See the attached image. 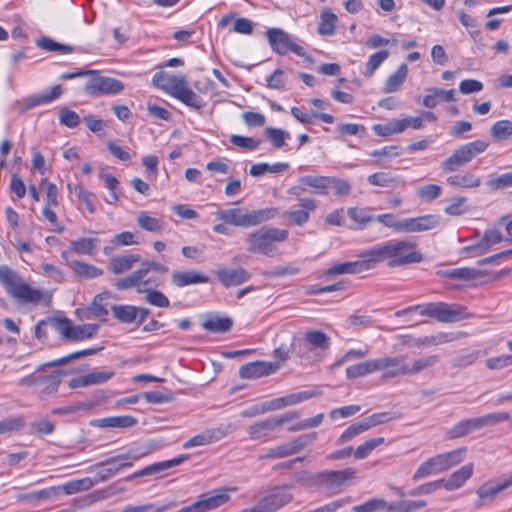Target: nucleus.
Returning <instances> with one entry per match:
<instances>
[{
    "label": "nucleus",
    "instance_id": "aec40b11",
    "mask_svg": "<svg viewBox=\"0 0 512 512\" xmlns=\"http://www.w3.org/2000/svg\"><path fill=\"white\" fill-rule=\"evenodd\" d=\"M313 397V393L310 391H302L298 393H292L283 397L275 398L270 401H266L260 405L257 412L265 413L269 411L280 410L288 406L302 403Z\"/></svg>",
    "mask_w": 512,
    "mask_h": 512
},
{
    "label": "nucleus",
    "instance_id": "cd10ccee",
    "mask_svg": "<svg viewBox=\"0 0 512 512\" xmlns=\"http://www.w3.org/2000/svg\"><path fill=\"white\" fill-rule=\"evenodd\" d=\"M439 224L435 215H425L416 218L403 219L402 232H423L434 229Z\"/></svg>",
    "mask_w": 512,
    "mask_h": 512
},
{
    "label": "nucleus",
    "instance_id": "338daca9",
    "mask_svg": "<svg viewBox=\"0 0 512 512\" xmlns=\"http://www.w3.org/2000/svg\"><path fill=\"white\" fill-rule=\"evenodd\" d=\"M144 292L145 300L150 305L161 308L169 306V299L162 292L153 289H146Z\"/></svg>",
    "mask_w": 512,
    "mask_h": 512
},
{
    "label": "nucleus",
    "instance_id": "6e6d98bb",
    "mask_svg": "<svg viewBox=\"0 0 512 512\" xmlns=\"http://www.w3.org/2000/svg\"><path fill=\"white\" fill-rule=\"evenodd\" d=\"M384 441H385L384 437L371 438V439L365 441L364 443H362L361 445H359L356 448V450L354 452L355 458L359 459V460L365 459L375 448L382 445L384 443Z\"/></svg>",
    "mask_w": 512,
    "mask_h": 512
},
{
    "label": "nucleus",
    "instance_id": "b1692460",
    "mask_svg": "<svg viewBox=\"0 0 512 512\" xmlns=\"http://www.w3.org/2000/svg\"><path fill=\"white\" fill-rule=\"evenodd\" d=\"M132 462H124L123 457L115 456L109 458L97 465L90 468V471H94L97 468L96 476L97 482H105L114 475H116L122 468L131 467Z\"/></svg>",
    "mask_w": 512,
    "mask_h": 512
},
{
    "label": "nucleus",
    "instance_id": "f257e3e1",
    "mask_svg": "<svg viewBox=\"0 0 512 512\" xmlns=\"http://www.w3.org/2000/svg\"><path fill=\"white\" fill-rule=\"evenodd\" d=\"M0 284L18 303L37 304L43 299L42 290L32 287L22 276L7 266H0Z\"/></svg>",
    "mask_w": 512,
    "mask_h": 512
},
{
    "label": "nucleus",
    "instance_id": "dca6fc26",
    "mask_svg": "<svg viewBox=\"0 0 512 512\" xmlns=\"http://www.w3.org/2000/svg\"><path fill=\"white\" fill-rule=\"evenodd\" d=\"M376 368L377 372L382 371V378L385 380L409 375L408 362L403 355L376 358Z\"/></svg>",
    "mask_w": 512,
    "mask_h": 512
},
{
    "label": "nucleus",
    "instance_id": "a878e982",
    "mask_svg": "<svg viewBox=\"0 0 512 512\" xmlns=\"http://www.w3.org/2000/svg\"><path fill=\"white\" fill-rule=\"evenodd\" d=\"M504 491L501 482L490 480L480 485L476 490V507L480 508L493 502Z\"/></svg>",
    "mask_w": 512,
    "mask_h": 512
},
{
    "label": "nucleus",
    "instance_id": "f8f14e48",
    "mask_svg": "<svg viewBox=\"0 0 512 512\" xmlns=\"http://www.w3.org/2000/svg\"><path fill=\"white\" fill-rule=\"evenodd\" d=\"M363 256H421V254L412 241L390 240L370 249Z\"/></svg>",
    "mask_w": 512,
    "mask_h": 512
},
{
    "label": "nucleus",
    "instance_id": "72a5a7b5",
    "mask_svg": "<svg viewBox=\"0 0 512 512\" xmlns=\"http://www.w3.org/2000/svg\"><path fill=\"white\" fill-rule=\"evenodd\" d=\"M407 75H408V66L403 63L398 67L396 72H394L387 78V80L382 88V92L385 94H390V93L398 91L401 88V86L403 85V83L405 82Z\"/></svg>",
    "mask_w": 512,
    "mask_h": 512
},
{
    "label": "nucleus",
    "instance_id": "a19ab883",
    "mask_svg": "<svg viewBox=\"0 0 512 512\" xmlns=\"http://www.w3.org/2000/svg\"><path fill=\"white\" fill-rule=\"evenodd\" d=\"M439 362V356L436 354L415 358L408 363L409 375H417L423 371L433 368Z\"/></svg>",
    "mask_w": 512,
    "mask_h": 512
},
{
    "label": "nucleus",
    "instance_id": "09e8293b",
    "mask_svg": "<svg viewBox=\"0 0 512 512\" xmlns=\"http://www.w3.org/2000/svg\"><path fill=\"white\" fill-rule=\"evenodd\" d=\"M288 168V163H275L272 165L268 163H258L250 167L249 173L253 177H259L264 175L265 173H281L286 171Z\"/></svg>",
    "mask_w": 512,
    "mask_h": 512
},
{
    "label": "nucleus",
    "instance_id": "2eb2a0df",
    "mask_svg": "<svg viewBox=\"0 0 512 512\" xmlns=\"http://www.w3.org/2000/svg\"><path fill=\"white\" fill-rule=\"evenodd\" d=\"M381 258H360L355 261L338 263L323 272V276L330 277L341 274H358L374 269Z\"/></svg>",
    "mask_w": 512,
    "mask_h": 512
},
{
    "label": "nucleus",
    "instance_id": "ddd939ff",
    "mask_svg": "<svg viewBox=\"0 0 512 512\" xmlns=\"http://www.w3.org/2000/svg\"><path fill=\"white\" fill-rule=\"evenodd\" d=\"M269 44L272 50L280 55L293 52L298 56L304 57L305 48L293 41L291 36L282 29L270 28L266 32Z\"/></svg>",
    "mask_w": 512,
    "mask_h": 512
},
{
    "label": "nucleus",
    "instance_id": "13d9d810",
    "mask_svg": "<svg viewBox=\"0 0 512 512\" xmlns=\"http://www.w3.org/2000/svg\"><path fill=\"white\" fill-rule=\"evenodd\" d=\"M305 339L314 348L326 349L329 347V337L322 331L311 330L305 334Z\"/></svg>",
    "mask_w": 512,
    "mask_h": 512
},
{
    "label": "nucleus",
    "instance_id": "a211bd4d",
    "mask_svg": "<svg viewBox=\"0 0 512 512\" xmlns=\"http://www.w3.org/2000/svg\"><path fill=\"white\" fill-rule=\"evenodd\" d=\"M110 310L115 319L125 324H142L150 314V311L144 307L133 305H112Z\"/></svg>",
    "mask_w": 512,
    "mask_h": 512
},
{
    "label": "nucleus",
    "instance_id": "f704fd0d",
    "mask_svg": "<svg viewBox=\"0 0 512 512\" xmlns=\"http://www.w3.org/2000/svg\"><path fill=\"white\" fill-rule=\"evenodd\" d=\"M222 436L223 435L220 430L208 429L186 441L183 444V447L185 449H189L192 447L204 446L220 440Z\"/></svg>",
    "mask_w": 512,
    "mask_h": 512
},
{
    "label": "nucleus",
    "instance_id": "9b49d317",
    "mask_svg": "<svg viewBox=\"0 0 512 512\" xmlns=\"http://www.w3.org/2000/svg\"><path fill=\"white\" fill-rule=\"evenodd\" d=\"M51 323L58 333L65 339L72 341H82L91 338L96 335L99 329L97 324L72 325L69 319L63 317L53 318Z\"/></svg>",
    "mask_w": 512,
    "mask_h": 512
},
{
    "label": "nucleus",
    "instance_id": "5fc2aeb1",
    "mask_svg": "<svg viewBox=\"0 0 512 512\" xmlns=\"http://www.w3.org/2000/svg\"><path fill=\"white\" fill-rule=\"evenodd\" d=\"M491 136L497 141L506 140L512 135V122L509 120L497 121L490 130Z\"/></svg>",
    "mask_w": 512,
    "mask_h": 512
},
{
    "label": "nucleus",
    "instance_id": "6e6552de",
    "mask_svg": "<svg viewBox=\"0 0 512 512\" xmlns=\"http://www.w3.org/2000/svg\"><path fill=\"white\" fill-rule=\"evenodd\" d=\"M488 146L489 143L483 140H475L461 145L441 163V168L445 172H454L469 163L477 155L486 151Z\"/></svg>",
    "mask_w": 512,
    "mask_h": 512
},
{
    "label": "nucleus",
    "instance_id": "a18cd8bd",
    "mask_svg": "<svg viewBox=\"0 0 512 512\" xmlns=\"http://www.w3.org/2000/svg\"><path fill=\"white\" fill-rule=\"evenodd\" d=\"M377 372L376 359L361 362L346 368L348 378L354 379Z\"/></svg>",
    "mask_w": 512,
    "mask_h": 512
},
{
    "label": "nucleus",
    "instance_id": "5701e85b",
    "mask_svg": "<svg viewBox=\"0 0 512 512\" xmlns=\"http://www.w3.org/2000/svg\"><path fill=\"white\" fill-rule=\"evenodd\" d=\"M152 81L157 88L173 97L187 83L186 77L183 74H169L165 72L155 73Z\"/></svg>",
    "mask_w": 512,
    "mask_h": 512
},
{
    "label": "nucleus",
    "instance_id": "e433bc0d",
    "mask_svg": "<svg viewBox=\"0 0 512 512\" xmlns=\"http://www.w3.org/2000/svg\"><path fill=\"white\" fill-rule=\"evenodd\" d=\"M446 182L450 186L461 188H477L481 185L480 177L468 171L461 174L449 176L446 179Z\"/></svg>",
    "mask_w": 512,
    "mask_h": 512
},
{
    "label": "nucleus",
    "instance_id": "20e7f679",
    "mask_svg": "<svg viewBox=\"0 0 512 512\" xmlns=\"http://www.w3.org/2000/svg\"><path fill=\"white\" fill-rule=\"evenodd\" d=\"M275 215V209L264 208L253 211H246L239 208H231L217 212L216 217L225 223L248 228L259 225Z\"/></svg>",
    "mask_w": 512,
    "mask_h": 512
},
{
    "label": "nucleus",
    "instance_id": "3c124183",
    "mask_svg": "<svg viewBox=\"0 0 512 512\" xmlns=\"http://www.w3.org/2000/svg\"><path fill=\"white\" fill-rule=\"evenodd\" d=\"M287 337L288 343L280 344L273 351V356L275 358L273 362L279 363L280 369L282 368L283 364L290 358L294 346L295 337L290 334H287Z\"/></svg>",
    "mask_w": 512,
    "mask_h": 512
},
{
    "label": "nucleus",
    "instance_id": "49530a36",
    "mask_svg": "<svg viewBox=\"0 0 512 512\" xmlns=\"http://www.w3.org/2000/svg\"><path fill=\"white\" fill-rule=\"evenodd\" d=\"M137 423V419L130 415L107 417L96 420V424L100 427H132Z\"/></svg>",
    "mask_w": 512,
    "mask_h": 512
},
{
    "label": "nucleus",
    "instance_id": "603ef678",
    "mask_svg": "<svg viewBox=\"0 0 512 512\" xmlns=\"http://www.w3.org/2000/svg\"><path fill=\"white\" fill-rule=\"evenodd\" d=\"M36 45L46 51L59 52L62 54L72 53L74 48L69 45L60 44L49 37H41L36 40Z\"/></svg>",
    "mask_w": 512,
    "mask_h": 512
},
{
    "label": "nucleus",
    "instance_id": "2f4dec72",
    "mask_svg": "<svg viewBox=\"0 0 512 512\" xmlns=\"http://www.w3.org/2000/svg\"><path fill=\"white\" fill-rule=\"evenodd\" d=\"M276 429L273 419L268 418L250 425L248 435L252 440L268 439Z\"/></svg>",
    "mask_w": 512,
    "mask_h": 512
},
{
    "label": "nucleus",
    "instance_id": "680f3d73",
    "mask_svg": "<svg viewBox=\"0 0 512 512\" xmlns=\"http://www.w3.org/2000/svg\"><path fill=\"white\" fill-rule=\"evenodd\" d=\"M427 505L425 500H408L396 504H389L387 511L414 512Z\"/></svg>",
    "mask_w": 512,
    "mask_h": 512
},
{
    "label": "nucleus",
    "instance_id": "473e14b6",
    "mask_svg": "<svg viewBox=\"0 0 512 512\" xmlns=\"http://www.w3.org/2000/svg\"><path fill=\"white\" fill-rule=\"evenodd\" d=\"M466 336L465 332H441L418 340V346H438L457 341Z\"/></svg>",
    "mask_w": 512,
    "mask_h": 512
},
{
    "label": "nucleus",
    "instance_id": "c03bdc74",
    "mask_svg": "<svg viewBox=\"0 0 512 512\" xmlns=\"http://www.w3.org/2000/svg\"><path fill=\"white\" fill-rule=\"evenodd\" d=\"M173 282L177 286L183 287L190 284L207 283L209 278L195 271H185L174 273Z\"/></svg>",
    "mask_w": 512,
    "mask_h": 512
},
{
    "label": "nucleus",
    "instance_id": "4468645a",
    "mask_svg": "<svg viewBox=\"0 0 512 512\" xmlns=\"http://www.w3.org/2000/svg\"><path fill=\"white\" fill-rule=\"evenodd\" d=\"M85 85V91L92 96L115 95L124 89V84L115 78L99 76L96 72Z\"/></svg>",
    "mask_w": 512,
    "mask_h": 512
},
{
    "label": "nucleus",
    "instance_id": "c9c22d12",
    "mask_svg": "<svg viewBox=\"0 0 512 512\" xmlns=\"http://www.w3.org/2000/svg\"><path fill=\"white\" fill-rule=\"evenodd\" d=\"M174 98L178 99L185 105L195 109L200 110L205 106L204 100L196 94L186 83L174 96Z\"/></svg>",
    "mask_w": 512,
    "mask_h": 512
},
{
    "label": "nucleus",
    "instance_id": "c85d7f7f",
    "mask_svg": "<svg viewBox=\"0 0 512 512\" xmlns=\"http://www.w3.org/2000/svg\"><path fill=\"white\" fill-rule=\"evenodd\" d=\"M186 459H187V456H179V457H176V458H173L170 460L154 463V464L149 465V466L133 473L132 475L128 476L126 478V480L128 481V480H132V479L138 478V477L159 474L164 470L173 468V467L181 464Z\"/></svg>",
    "mask_w": 512,
    "mask_h": 512
},
{
    "label": "nucleus",
    "instance_id": "bb28decb",
    "mask_svg": "<svg viewBox=\"0 0 512 512\" xmlns=\"http://www.w3.org/2000/svg\"><path fill=\"white\" fill-rule=\"evenodd\" d=\"M474 471V464L467 463L453 472L448 479H440L441 487L447 491H453L461 488L468 479L471 478Z\"/></svg>",
    "mask_w": 512,
    "mask_h": 512
},
{
    "label": "nucleus",
    "instance_id": "69168bd1",
    "mask_svg": "<svg viewBox=\"0 0 512 512\" xmlns=\"http://www.w3.org/2000/svg\"><path fill=\"white\" fill-rule=\"evenodd\" d=\"M389 504L383 499H371L363 504L353 507L354 512H375L377 510H387Z\"/></svg>",
    "mask_w": 512,
    "mask_h": 512
},
{
    "label": "nucleus",
    "instance_id": "bf43d9fd",
    "mask_svg": "<svg viewBox=\"0 0 512 512\" xmlns=\"http://www.w3.org/2000/svg\"><path fill=\"white\" fill-rule=\"evenodd\" d=\"M389 57L387 50H381L371 55L366 63L364 76L370 78L375 70Z\"/></svg>",
    "mask_w": 512,
    "mask_h": 512
},
{
    "label": "nucleus",
    "instance_id": "4c0bfd02",
    "mask_svg": "<svg viewBox=\"0 0 512 512\" xmlns=\"http://www.w3.org/2000/svg\"><path fill=\"white\" fill-rule=\"evenodd\" d=\"M455 90H444L441 88H432L423 98V105L427 108H434L439 101L451 102L454 101Z\"/></svg>",
    "mask_w": 512,
    "mask_h": 512
},
{
    "label": "nucleus",
    "instance_id": "9d476101",
    "mask_svg": "<svg viewBox=\"0 0 512 512\" xmlns=\"http://www.w3.org/2000/svg\"><path fill=\"white\" fill-rule=\"evenodd\" d=\"M236 491L237 488L234 486L215 489L200 495L197 501L177 512H209L215 510L230 500L229 493Z\"/></svg>",
    "mask_w": 512,
    "mask_h": 512
},
{
    "label": "nucleus",
    "instance_id": "6ab92c4d",
    "mask_svg": "<svg viewBox=\"0 0 512 512\" xmlns=\"http://www.w3.org/2000/svg\"><path fill=\"white\" fill-rule=\"evenodd\" d=\"M290 487L280 486L270 490L260 501V505L265 512H275L283 506L290 503L293 499V495L289 491Z\"/></svg>",
    "mask_w": 512,
    "mask_h": 512
},
{
    "label": "nucleus",
    "instance_id": "de8ad7c7",
    "mask_svg": "<svg viewBox=\"0 0 512 512\" xmlns=\"http://www.w3.org/2000/svg\"><path fill=\"white\" fill-rule=\"evenodd\" d=\"M68 190L70 193L75 194L78 201L85 205V208L93 214L95 212V205H94V194L87 191L83 186L81 185H75L72 186L71 184H68Z\"/></svg>",
    "mask_w": 512,
    "mask_h": 512
},
{
    "label": "nucleus",
    "instance_id": "8fccbe9b",
    "mask_svg": "<svg viewBox=\"0 0 512 512\" xmlns=\"http://www.w3.org/2000/svg\"><path fill=\"white\" fill-rule=\"evenodd\" d=\"M478 425L476 422V418H470L463 420L456 425H454L447 433L449 438H459L463 437L475 430H478Z\"/></svg>",
    "mask_w": 512,
    "mask_h": 512
},
{
    "label": "nucleus",
    "instance_id": "79ce46f5",
    "mask_svg": "<svg viewBox=\"0 0 512 512\" xmlns=\"http://www.w3.org/2000/svg\"><path fill=\"white\" fill-rule=\"evenodd\" d=\"M337 16L329 9L324 8L320 13V22L318 25V32L323 36H331L335 32Z\"/></svg>",
    "mask_w": 512,
    "mask_h": 512
},
{
    "label": "nucleus",
    "instance_id": "7c9ffc66",
    "mask_svg": "<svg viewBox=\"0 0 512 512\" xmlns=\"http://www.w3.org/2000/svg\"><path fill=\"white\" fill-rule=\"evenodd\" d=\"M299 184L312 189L313 193L326 196L329 193L330 177L306 175L299 178Z\"/></svg>",
    "mask_w": 512,
    "mask_h": 512
},
{
    "label": "nucleus",
    "instance_id": "393cba45",
    "mask_svg": "<svg viewBox=\"0 0 512 512\" xmlns=\"http://www.w3.org/2000/svg\"><path fill=\"white\" fill-rule=\"evenodd\" d=\"M300 209L287 210L283 213V217L288 219L290 223L303 226L310 219V213L318 207L317 201L312 198H299Z\"/></svg>",
    "mask_w": 512,
    "mask_h": 512
},
{
    "label": "nucleus",
    "instance_id": "412c9836",
    "mask_svg": "<svg viewBox=\"0 0 512 512\" xmlns=\"http://www.w3.org/2000/svg\"><path fill=\"white\" fill-rule=\"evenodd\" d=\"M280 370V364L269 361H255L241 366L239 375L243 379H257L272 375Z\"/></svg>",
    "mask_w": 512,
    "mask_h": 512
},
{
    "label": "nucleus",
    "instance_id": "4d7b16f0",
    "mask_svg": "<svg viewBox=\"0 0 512 512\" xmlns=\"http://www.w3.org/2000/svg\"><path fill=\"white\" fill-rule=\"evenodd\" d=\"M232 326V320L228 317H214L206 320L203 323V327L206 330L213 331V332H226L228 331Z\"/></svg>",
    "mask_w": 512,
    "mask_h": 512
},
{
    "label": "nucleus",
    "instance_id": "864d4df0",
    "mask_svg": "<svg viewBox=\"0 0 512 512\" xmlns=\"http://www.w3.org/2000/svg\"><path fill=\"white\" fill-rule=\"evenodd\" d=\"M509 418H510L509 413H507L505 411H501V412L489 413V414L483 415L481 417H476V422H477L478 428L481 429L486 426H492V425H496V424L505 422Z\"/></svg>",
    "mask_w": 512,
    "mask_h": 512
},
{
    "label": "nucleus",
    "instance_id": "052dcab7",
    "mask_svg": "<svg viewBox=\"0 0 512 512\" xmlns=\"http://www.w3.org/2000/svg\"><path fill=\"white\" fill-rule=\"evenodd\" d=\"M138 225L149 232H159L162 230V222L154 217L147 215L145 212H140L137 217Z\"/></svg>",
    "mask_w": 512,
    "mask_h": 512
},
{
    "label": "nucleus",
    "instance_id": "39448f33",
    "mask_svg": "<svg viewBox=\"0 0 512 512\" xmlns=\"http://www.w3.org/2000/svg\"><path fill=\"white\" fill-rule=\"evenodd\" d=\"M167 267L154 261L142 263L141 268L135 270L129 276L119 279L115 282V287L119 290H125L136 287L140 284H150L158 281V276L164 274Z\"/></svg>",
    "mask_w": 512,
    "mask_h": 512
},
{
    "label": "nucleus",
    "instance_id": "f3484780",
    "mask_svg": "<svg viewBox=\"0 0 512 512\" xmlns=\"http://www.w3.org/2000/svg\"><path fill=\"white\" fill-rule=\"evenodd\" d=\"M212 273L217 281L226 288L239 286L251 277V274L242 267L218 266Z\"/></svg>",
    "mask_w": 512,
    "mask_h": 512
},
{
    "label": "nucleus",
    "instance_id": "774afa93",
    "mask_svg": "<svg viewBox=\"0 0 512 512\" xmlns=\"http://www.w3.org/2000/svg\"><path fill=\"white\" fill-rule=\"evenodd\" d=\"M441 193L442 188L436 184L424 185L417 190V196L426 202L437 199Z\"/></svg>",
    "mask_w": 512,
    "mask_h": 512
},
{
    "label": "nucleus",
    "instance_id": "0eeeda50",
    "mask_svg": "<svg viewBox=\"0 0 512 512\" xmlns=\"http://www.w3.org/2000/svg\"><path fill=\"white\" fill-rule=\"evenodd\" d=\"M488 146L489 143L483 140H475L461 145L441 163V168L445 172H454L469 163L477 155L486 151Z\"/></svg>",
    "mask_w": 512,
    "mask_h": 512
},
{
    "label": "nucleus",
    "instance_id": "f03ea898",
    "mask_svg": "<svg viewBox=\"0 0 512 512\" xmlns=\"http://www.w3.org/2000/svg\"><path fill=\"white\" fill-rule=\"evenodd\" d=\"M412 311H418L422 316L435 318L439 322L453 323L468 319L471 314L467 308L460 304H448L445 302H431L423 305L410 306L395 312L396 317H402Z\"/></svg>",
    "mask_w": 512,
    "mask_h": 512
},
{
    "label": "nucleus",
    "instance_id": "0e129e2a",
    "mask_svg": "<svg viewBox=\"0 0 512 512\" xmlns=\"http://www.w3.org/2000/svg\"><path fill=\"white\" fill-rule=\"evenodd\" d=\"M137 258H112L108 269L114 274H121L133 268Z\"/></svg>",
    "mask_w": 512,
    "mask_h": 512
},
{
    "label": "nucleus",
    "instance_id": "1a4fd4ad",
    "mask_svg": "<svg viewBox=\"0 0 512 512\" xmlns=\"http://www.w3.org/2000/svg\"><path fill=\"white\" fill-rule=\"evenodd\" d=\"M288 235L286 229L261 228L249 236L248 251L254 254H268L272 252L274 243L285 241Z\"/></svg>",
    "mask_w": 512,
    "mask_h": 512
},
{
    "label": "nucleus",
    "instance_id": "7ed1b4c3",
    "mask_svg": "<svg viewBox=\"0 0 512 512\" xmlns=\"http://www.w3.org/2000/svg\"><path fill=\"white\" fill-rule=\"evenodd\" d=\"M466 452V448H458L453 451L431 457L417 468L412 479L414 481H419L428 476L442 473L461 463L466 457Z\"/></svg>",
    "mask_w": 512,
    "mask_h": 512
},
{
    "label": "nucleus",
    "instance_id": "e2e57ef3",
    "mask_svg": "<svg viewBox=\"0 0 512 512\" xmlns=\"http://www.w3.org/2000/svg\"><path fill=\"white\" fill-rule=\"evenodd\" d=\"M267 139L276 147L282 148L285 140L290 137V134L285 130L268 127L265 129Z\"/></svg>",
    "mask_w": 512,
    "mask_h": 512
},
{
    "label": "nucleus",
    "instance_id": "ea45409f",
    "mask_svg": "<svg viewBox=\"0 0 512 512\" xmlns=\"http://www.w3.org/2000/svg\"><path fill=\"white\" fill-rule=\"evenodd\" d=\"M96 483L97 481L93 480L90 477L71 480L62 485H59L60 494L63 492L67 495H72L79 493L81 491H86L92 488Z\"/></svg>",
    "mask_w": 512,
    "mask_h": 512
},
{
    "label": "nucleus",
    "instance_id": "c756f323",
    "mask_svg": "<svg viewBox=\"0 0 512 512\" xmlns=\"http://www.w3.org/2000/svg\"><path fill=\"white\" fill-rule=\"evenodd\" d=\"M503 237L502 234L496 229L487 230L483 237L475 241L470 246L464 248L465 251L474 253H485L493 245L500 243Z\"/></svg>",
    "mask_w": 512,
    "mask_h": 512
},
{
    "label": "nucleus",
    "instance_id": "58836bf2",
    "mask_svg": "<svg viewBox=\"0 0 512 512\" xmlns=\"http://www.w3.org/2000/svg\"><path fill=\"white\" fill-rule=\"evenodd\" d=\"M115 299V296L110 292H103L96 295L88 307V310L95 317L105 316L109 313V309L112 305H109L108 300Z\"/></svg>",
    "mask_w": 512,
    "mask_h": 512
},
{
    "label": "nucleus",
    "instance_id": "4be33fe9",
    "mask_svg": "<svg viewBox=\"0 0 512 512\" xmlns=\"http://www.w3.org/2000/svg\"><path fill=\"white\" fill-rule=\"evenodd\" d=\"M353 468H345L342 470L323 471L317 475V481L321 486L327 489L340 488L346 481L355 477Z\"/></svg>",
    "mask_w": 512,
    "mask_h": 512
},
{
    "label": "nucleus",
    "instance_id": "423d86ee",
    "mask_svg": "<svg viewBox=\"0 0 512 512\" xmlns=\"http://www.w3.org/2000/svg\"><path fill=\"white\" fill-rule=\"evenodd\" d=\"M488 146L489 143L483 140H475L461 145L441 163V168L445 172H454L469 163L477 155L486 151Z\"/></svg>",
    "mask_w": 512,
    "mask_h": 512
},
{
    "label": "nucleus",
    "instance_id": "37998d69",
    "mask_svg": "<svg viewBox=\"0 0 512 512\" xmlns=\"http://www.w3.org/2000/svg\"><path fill=\"white\" fill-rule=\"evenodd\" d=\"M68 264L73 272L79 277L91 279L102 274L101 269L78 259H72Z\"/></svg>",
    "mask_w": 512,
    "mask_h": 512
}]
</instances>
